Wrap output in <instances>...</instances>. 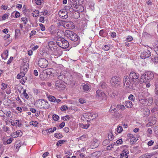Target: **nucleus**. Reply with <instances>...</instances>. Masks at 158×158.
I'll return each mask as SVG.
<instances>
[{"instance_id": "44", "label": "nucleus", "mask_w": 158, "mask_h": 158, "mask_svg": "<svg viewBox=\"0 0 158 158\" xmlns=\"http://www.w3.org/2000/svg\"><path fill=\"white\" fill-rule=\"evenodd\" d=\"M128 99L130 100L134 101L135 100V97L132 94H131L128 97Z\"/></svg>"}, {"instance_id": "13", "label": "nucleus", "mask_w": 158, "mask_h": 158, "mask_svg": "<svg viewBox=\"0 0 158 158\" xmlns=\"http://www.w3.org/2000/svg\"><path fill=\"white\" fill-rule=\"evenodd\" d=\"M63 25L64 27L70 29H72L74 27V24L71 21L64 22Z\"/></svg>"}, {"instance_id": "10", "label": "nucleus", "mask_w": 158, "mask_h": 158, "mask_svg": "<svg viewBox=\"0 0 158 158\" xmlns=\"http://www.w3.org/2000/svg\"><path fill=\"white\" fill-rule=\"evenodd\" d=\"M151 56V53L148 49L143 50L141 52L140 57L143 59H145Z\"/></svg>"}, {"instance_id": "41", "label": "nucleus", "mask_w": 158, "mask_h": 158, "mask_svg": "<svg viewBox=\"0 0 158 158\" xmlns=\"http://www.w3.org/2000/svg\"><path fill=\"white\" fill-rule=\"evenodd\" d=\"M26 90L25 89H24L23 90V94L26 98L28 99L29 98V96L28 94L26 93Z\"/></svg>"}, {"instance_id": "58", "label": "nucleus", "mask_w": 158, "mask_h": 158, "mask_svg": "<svg viewBox=\"0 0 158 158\" xmlns=\"http://www.w3.org/2000/svg\"><path fill=\"white\" fill-rule=\"evenodd\" d=\"M79 101L80 103L81 104H83L85 102V100L82 98H80L79 100Z\"/></svg>"}, {"instance_id": "37", "label": "nucleus", "mask_w": 158, "mask_h": 158, "mask_svg": "<svg viewBox=\"0 0 158 158\" xmlns=\"http://www.w3.org/2000/svg\"><path fill=\"white\" fill-rule=\"evenodd\" d=\"M66 141L64 140H60L57 142L56 145L57 146L61 145V144H63Z\"/></svg>"}, {"instance_id": "38", "label": "nucleus", "mask_w": 158, "mask_h": 158, "mask_svg": "<svg viewBox=\"0 0 158 158\" xmlns=\"http://www.w3.org/2000/svg\"><path fill=\"white\" fill-rule=\"evenodd\" d=\"M143 95L144 94L143 93H139L138 97L139 101L140 100H142L144 98V97L143 96Z\"/></svg>"}, {"instance_id": "30", "label": "nucleus", "mask_w": 158, "mask_h": 158, "mask_svg": "<svg viewBox=\"0 0 158 158\" xmlns=\"http://www.w3.org/2000/svg\"><path fill=\"white\" fill-rule=\"evenodd\" d=\"M116 108L118 109V110H123L125 108L124 106L123 105H118L117 106Z\"/></svg>"}, {"instance_id": "40", "label": "nucleus", "mask_w": 158, "mask_h": 158, "mask_svg": "<svg viewBox=\"0 0 158 158\" xmlns=\"http://www.w3.org/2000/svg\"><path fill=\"white\" fill-rule=\"evenodd\" d=\"M1 89L2 90H4L7 87V85L5 83H2L1 84Z\"/></svg>"}, {"instance_id": "42", "label": "nucleus", "mask_w": 158, "mask_h": 158, "mask_svg": "<svg viewBox=\"0 0 158 158\" xmlns=\"http://www.w3.org/2000/svg\"><path fill=\"white\" fill-rule=\"evenodd\" d=\"M137 139L135 137H133L132 138L130 139V142L131 143H133L137 141Z\"/></svg>"}, {"instance_id": "14", "label": "nucleus", "mask_w": 158, "mask_h": 158, "mask_svg": "<svg viewBox=\"0 0 158 158\" xmlns=\"http://www.w3.org/2000/svg\"><path fill=\"white\" fill-rule=\"evenodd\" d=\"M29 68L28 64L27 62H23L22 63L21 65V70L23 71L24 73H26L28 69Z\"/></svg>"}, {"instance_id": "51", "label": "nucleus", "mask_w": 158, "mask_h": 158, "mask_svg": "<svg viewBox=\"0 0 158 158\" xmlns=\"http://www.w3.org/2000/svg\"><path fill=\"white\" fill-rule=\"evenodd\" d=\"M68 109V108L66 106H63L61 107V110L62 111H64Z\"/></svg>"}, {"instance_id": "36", "label": "nucleus", "mask_w": 158, "mask_h": 158, "mask_svg": "<svg viewBox=\"0 0 158 158\" xmlns=\"http://www.w3.org/2000/svg\"><path fill=\"white\" fill-rule=\"evenodd\" d=\"M150 157V155L148 154H145L141 156L139 158H149Z\"/></svg>"}, {"instance_id": "12", "label": "nucleus", "mask_w": 158, "mask_h": 158, "mask_svg": "<svg viewBox=\"0 0 158 158\" xmlns=\"http://www.w3.org/2000/svg\"><path fill=\"white\" fill-rule=\"evenodd\" d=\"M68 12L66 10H63L59 11L58 14L62 19H66L68 17Z\"/></svg>"}, {"instance_id": "21", "label": "nucleus", "mask_w": 158, "mask_h": 158, "mask_svg": "<svg viewBox=\"0 0 158 158\" xmlns=\"http://www.w3.org/2000/svg\"><path fill=\"white\" fill-rule=\"evenodd\" d=\"M125 105L127 108H131L133 106L131 102L129 100L126 101Z\"/></svg>"}, {"instance_id": "27", "label": "nucleus", "mask_w": 158, "mask_h": 158, "mask_svg": "<svg viewBox=\"0 0 158 158\" xmlns=\"http://www.w3.org/2000/svg\"><path fill=\"white\" fill-rule=\"evenodd\" d=\"M87 137L88 135H84L80 136L79 138V139L84 141L85 140Z\"/></svg>"}, {"instance_id": "22", "label": "nucleus", "mask_w": 158, "mask_h": 158, "mask_svg": "<svg viewBox=\"0 0 158 158\" xmlns=\"http://www.w3.org/2000/svg\"><path fill=\"white\" fill-rule=\"evenodd\" d=\"M62 82L60 81H56L55 85L58 88H62L64 85L61 84Z\"/></svg>"}, {"instance_id": "43", "label": "nucleus", "mask_w": 158, "mask_h": 158, "mask_svg": "<svg viewBox=\"0 0 158 158\" xmlns=\"http://www.w3.org/2000/svg\"><path fill=\"white\" fill-rule=\"evenodd\" d=\"M123 128L122 126H118L117 129V131L118 133H120L123 131Z\"/></svg>"}, {"instance_id": "56", "label": "nucleus", "mask_w": 158, "mask_h": 158, "mask_svg": "<svg viewBox=\"0 0 158 158\" xmlns=\"http://www.w3.org/2000/svg\"><path fill=\"white\" fill-rule=\"evenodd\" d=\"M9 16V15L6 14H5L4 15L2 16V20H5L6 19H7Z\"/></svg>"}, {"instance_id": "16", "label": "nucleus", "mask_w": 158, "mask_h": 158, "mask_svg": "<svg viewBox=\"0 0 158 158\" xmlns=\"http://www.w3.org/2000/svg\"><path fill=\"white\" fill-rule=\"evenodd\" d=\"M72 3L73 6H78L82 4L83 0H68Z\"/></svg>"}, {"instance_id": "62", "label": "nucleus", "mask_w": 158, "mask_h": 158, "mask_svg": "<svg viewBox=\"0 0 158 158\" xmlns=\"http://www.w3.org/2000/svg\"><path fill=\"white\" fill-rule=\"evenodd\" d=\"M12 141V139L10 138L6 141V143L7 144H10Z\"/></svg>"}, {"instance_id": "28", "label": "nucleus", "mask_w": 158, "mask_h": 158, "mask_svg": "<svg viewBox=\"0 0 158 158\" xmlns=\"http://www.w3.org/2000/svg\"><path fill=\"white\" fill-rule=\"evenodd\" d=\"M39 11L37 10H35L32 13L33 16L34 17H36L37 16L40 15H39Z\"/></svg>"}, {"instance_id": "23", "label": "nucleus", "mask_w": 158, "mask_h": 158, "mask_svg": "<svg viewBox=\"0 0 158 158\" xmlns=\"http://www.w3.org/2000/svg\"><path fill=\"white\" fill-rule=\"evenodd\" d=\"M108 139L110 141H112L114 139V135L111 131H109L108 135Z\"/></svg>"}, {"instance_id": "29", "label": "nucleus", "mask_w": 158, "mask_h": 158, "mask_svg": "<svg viewBox=\"0 0 158 158\" xmlns=\"http://www.w3.org/2000/svg\"><path fill=\"white\" fill-rule=\"evenodd\" d=\"M49 100L52 102H56V98L53 96H49L48 97Z\"/></svg>"}, {"instance_id": "39", "label": "nucleus", "mask_w": 158, "mask_h": 158, "mask_svg": "<svg viewBox=\"0 0 158 158\" xmlns=\"http://www.w3.org/2000/svg\"><path fill=\"white\" fill-rule=\"evenodd\" d=\"M110 141L108 139H106L103 141L102 144L104 146L110 143Z\"/></svg>"}, {"instance_id": "34", "label": "nucleus", "mask_w": 158, "mask_h": 158, "mask_svg": "<svg viewBox=\"0 0 158 158\" xmlns=\"http://www.w3.org/2000/svg\"><path fill=\"white\" fill-rule=\"evenodd\" d=\"M15 35L16 36H18L20 35V30L19 29H17L15 31Z\"/></svg>"}, {"instance_id": "19", "label": "nucleus", "mask_w": 158, "mask_h": 158, "mask_svg": "<svg viewBox=\"0 0 158 158\" xmlns=\"http://www.w3.org/2000/svg\"><path fill=\"white\" fill-rule=\"evenodd\" d=\"M51 70V69H46L44 71L43 73L44 74H46L47 76H50L52 74Z\"/></svg>"}, {"instance_id": "25", "label": "nucleus", "mask_w": 158, "mask_h": 158, "mask_svg": "<svg viewBox=\"0 0 158 158\" xmlns=\"http://www.w3.org/2000/svg\"><path fill=\"white\" fill-rule=\"evenodd\" d=\"M55 45V43L52 41H51L48 43V45L50 48V49L51 50H53V49H54V48H53V46Z\"/></svg>"}, {"instance_id": "7", "label": "nucleus", "mask_w": 158, "mask_h": 158, "mask_svg": "<svg viewBox=\"0 0 158 158\" xmlns=\"http://www.w3.org/2000/svg\"><path fill=\"white\" fill-rule=\"evenodd\" d=\"M131 80L129 77L127 76H124L123 82L125 88L127 89H132V84L131 83Z\"/></svg>"}, {"instance_id": "9", "label": "nucleus", "mask_w": 158, "mask_h": 158, "mask_svg": "<svg viewBox=\"0 0 158 158\" xmlns=\"http://www.w3.org/2000/svg\"><path fill=\"white\" fill-rule=\"evenodd\" d=\"M96 97L98 99H100L102 100H106V97L105 93L102 92L101 90L98 89L96 92Z\"/></svg>"}, {"instance_id": "64", "label": "nucleus", "mask_w": 158, "mask_h": 158, "mask_svg": "<svg viewBox=\"0 0 158 158\" xmlns=\"http://www.w3.org/2000/svg\"><path fill=\"white\" fill-rule=\"evenodd\" d=\"M155 85L156 88H158V78L156 80L155 82Z\"/></svg>"}, {"instance_id": "31", "label": "nucleus", "mask_w": 158, "mask_h": 158, "mask_svg": "<svg viewBox=\"0 0 158 158\" xmlns=\"http://www.w3.org/2000/svg\"><path fill=\"white\" fill-rule=\"evenodd\" d=\"M73 16L76 19H78L80 17V13L77 12L73 13Z\"/></svg>"}, {"instance_id": "4", "label": "nucleus", "mask_w": 158, "mask_h": 158, "mask_svg": "<svg viewBox=\"0 0 158 158\" xmlns=\"http://www.w3.org/2000/svg\"><path fill=\"white\" fill-rule=\"evenodd\" d=\"M56 43L60 47L63 49L68 48L69 45V43L67 40L61 38L57 39Z\"/></svg>"}, {"instance_id": "8", "label": "nucleus", "mask_w": 158, "mask_h": 158, "mask_svg": "<svg viewBox=\"0 0 158 158\" xmlns=\"http://www.w3.org/2000/svg\"><path fill=\"white\" fill-rule=\"evenodd\" d=\"M48 62L47 60L44 58H40L38 61V64L40 68H46L48 65Z\"/></svg>"}, {"instance_id": "1", "label": "nucleus", "mask_w": 158, "mask_h": 158, "mask_svg": "<svg viewBox=\"0 0 158 158\" xmlns=\"http://www.w3.org/2000/svg\"><path fill=\"white\" fill-rule=\"evenodd\" d=\"M154 77L153 73L150 71L146 72L145 73L142 75L140 77V81L146 83L149 82Z\"/></svg>"}, {"instance_id": "33", "label": "nucleus", "mask_w": 158, "mask_h": 158, "mask_svg": "<svg viewBox=\"0 0 158 158\" xmlns=\"http://www.w3.org/2000/svg\"><path fill=\"white\" fill-rule=\"evenodd\" d=\"M54 136L55 137L57 138L58 139L61 138L63 137V136L61 134L58 133H55L54 135Z\"/></svg>"}, {"instance_id": "26", "label": "nucleus", "mask_w": 158, "mask_h": 158, "mask_svg": "<svg viewBox=\"0 0 158 158\" xmlns=\"http://www.w3.org/2000/svg\"><path fill=\"white\" fill-rule=\"evenodd\" d=\"M83 89L85 91H87L89 89V86L87 84H85L83 85Z\"/></svg>"}, {"instance_id": "47", "label": "nucleus", "mask_w": 158, "mask_h": 158, "mask_svg": "<svg viewBox=\"0 0 158 158\" xmlns=\"http://www.w3.org/2000/svg\"><path fill=\"white\" fill-rule=\"evenodd\" d=\"M110 48L109 46L107 45H105L102 48V49L105 51L108 50Z\"/></svg>"}, {"instance_id": "46", "label": "nucleus", "mask_w": 158, "mask_h": 158, "mask_svg": "<svg viewBox=\"0 0 158 158\" xmlns=\"http://www.w3.org/2000/svg\"><path fill=\"white\" fill-rule=\"evenodd\" d=\"M32 1L34 2L37 5H40L42 3L41 0H32Z\"/></svg>"}, {"instance_id": "24", "label": "nucleus", "mask_w": 158, "mask_h": 158, "mask_svg": "<svg viewBox=\"0 0 158 158\" xmlns=\"http://www.w3.org/2000/svg\"><path fill=\"white\" fill-rule=\"evenodd\" d=\"M26 73H24L23 71H21L17 76V78L19 79L24 77Z\"/></svg>"}, {"instance_id": "15", "label": "nucleus", "mask_w": 158, "mask_h": 158, "mask_svg": "<svg viewBox=\"0 0 158 158\" xmlns=\"http://www.w3.org/2000/svg\"><path fill=\"white\" fill-rule=\"evenodd\" d=\"M98 116V114L96 113L89 112L86 114V117L88 119L93 120Z\"/></svg>"}, {"instance_id": "17", "label": "nucleus", "mask_w": 158, "mask_h": 158, "mask_svg": "<svg viewBox=\"0 0 158 158\" xmlns=\"http://www.w3.org/2000/svg\"><path fill=\"white\" fill-rule=\"evenodd\" d=\"M129 153V152L128 149L123 150L120 154V158H127L128 157V154Z\"/></svg>"}, {"instance_id": "18", "label": "nucleus", "mask_w": 158, "mask_h": 158, "mask_svg": "<svg viewBox=\"0 0 158 158\" xmlns=\"http://www.w3.org/2000/svg\"><path fill=\"white\" fill-rule=\"evenodd\" d=\"M99 144L98 140L96 139H94L92 141L91 145L94 148H96Z\"/></svg>"}, {"instance_id": "59", "label": "nucleus", "mask_w": 158, "mask_h": 158, "mask_svg": "<svg viewBox=\"0 0 158 158\" xmlns=\"http://www.w3.org/2000/svg\"><path fill=\"white\" fill-rule=\"evenodd\" d=\"M13 59V57H12V56L10 57V58H9V60H8L7 64H10L11 62Z\"/></svg>"}, {"instance_id": "60", "label": "nucleus", "mask_w": 158, "mask_h": 158, "mask_svg": "<svg viewBox=\"0 0 158 158\" xmlns=\"http://www.w3.org/2000/svg\"><path fill=\"white\" fill-rule=\"evenodd\" d=\"M111 36L113 38H114L116 37V34L115 32H112L111 33Z\"/></svg>"}, {"instance_id": "5", "label": "nucleus", "mask_w": 158, "mask_h": 158, "mask_svg": "<svg viewBox=\"0 0 158 158\" xmlns=\"http://www.w3.org/2000/svg\"><path fill=\"white\" fill-rule=\"evenodd\" d=\"M121 79L117 76L113 77L110 81L111 85L113 87L117 88L119 86L121 83Z\"/></svg>"}, {"instance_id": "55", "label": "nucleus", "mask_w": 158, "mask_h": 158, "mask_svg": "<svg viewBox=\"0 0 158 158\" xmlns=\"http://www.w3.org/2000/svg\"><path fill=\"white\" fill-rule=\"evenodd\" d=\"M39 21L40 22H41L42 23H44V17H40L39 19Z\"/></svg>"}, {"instance_id": "49", "label": "nucleus", "mask_w": 158, "mask_h": 158, "mask_svg": "<svg viewBox=\"0 0 158 158\" xmlns=\"http://www.w3.org/2000/svg\"><path fill=\"white\" fill-rule=\"evenodd\" d=\"M22 78V79L20 80V82L22 84H23L25 83L26 81L27 80V78L26 77H24L23 78V77Z\"/></svg>"}, {"instance_id": "48", "label": "nucleus", "mask_w": 158, "mask_h": 158, "mask_svg": "<svg viewBox=\"0 0 158 158\" xmlns=\"http://www.w3.org/2000/svg\"><path fill=\"white\" fill-rule=\"evenodd\" d=\"M80 126L82 128H83L87 129L88 128L89 126V125L87 124H81Z\"/></svg>"}, {"instance_id": "52", "label": "nucleus", "mask_w": 158, "mask_h": 158, "mask_svg": "<svg viewBox=\"0 0 158 158\" xmlns=\"http://www.w3.org/2000/svg\"><path fill=\"white\" fill-rule=\"evenodd\" d=\"M46 131L47 132L48 134H50V133L54 132L52 128L46 130Z\"/></svg>"}, {"instance_id": "32", "label": "nucleus", "mask_w": 158, "mask_h": 158, "mask_svg": "<svg viewBox=\"0 0 158 158\" xmlns=\"http://www.w3.org/2000/svg\"><path fill=\"white\" fill-rule=\"evenodd\" d=\"M78 158H85V155L82 153L80 151H78Z\"/></svg>"}, {"instance_id": "57", "label": "nucleus", "mask_w": 158, "mask_h": 158, "mask_svg": "<svg viewBox=\"0 0 158 158\" xmlns=\"http://www.w3.org/2000/svg\"><path fill=\"white\" fill-rule=\"evenodd\" d=\"M133 39V38L131 36H128V37L127 38V41L128 42H130Z\"/></svg>"}, {"instance_id": "61", "label": "nucleus", "mask_w": 158, "mask_h": 158, "mask_svg": "<svg viewBox=\"0 0 158 158\" xmlns=\"http://www.w3.org/2000/svg\"><path fill=\"white\" fill-rule=\"evenodd\" d=\"M21 19L22 21L24 22V23L25 24H27V22L26 21L27 20V19L26 18H22Z\"/></svg>"}, {"instance_id": "45", "label": "nucleus", "mask_w": 158, "mask_h": 158, "mask_svg": "<svg viewBox=\"0 0 158 158\" xmlns=\"http://www.w3.org/2000/svg\"><path fill=\"white\" fill-rule=\"evenodd\" d=\"M53 119L55 121H56L59 118V117L56 114H54L52 116Z\"/></svg>"}, {"instance_id": "53", "label": "nucleus", "mask_w": 158, "mask_h": 158, "mask_svg": "<svg viewBox=\"0 0 158 158\" xmlns=\"http://www.w3.org/2000/svg\"><path fill=\"white\" fill-rule=\"evenodd\" d=\"M39 25L41 27V30L42 31H44L45 30V28L44 26L42 23H40Z\"/></svg>"}, {"instance_id": "6", "label": "nucleus", "mask_w": 158, "mask_h": 158, "mask_svg": "<svg viewBox=\"0 0 158 158\" xmlns=\"http://www.w3.org/2000/svg\"><path fill=\"white\" fill-rule=\"evenodd\" d=\"M37 106L40 109L43 108L47 109L50 106L47 101L44 99H40L37 101Z\"/></svg>"}, {"instance_id": "35", "label": "nucleus", "mask_w": 158, "mask_h": 158, "mask_svg": "<svg viewBox=\"0 0 158 158\" xmlns=\"http://www.w3.org/2000/svg\"><path fill=\"white\" fill-rule=\"evenodd\" d=\"M14 124L17 125L18 127H20L21 125L22 124L21 122H20L19 120H16L15 122L14 123Z\"/></svg>"}, {"instance_id": "54", "label": "nucleus", "mask_w": 158, "mask_h": 158, "mask_svg": "<svg viewBox=\"0 0 158 158\" xmlns=\"http://www.w3.org/2000/svg\"><path fill=\"white\" fill-rule=\"evenodd\" d=\"M122 143V139H121L117 140L115 143H116L117 144H121Z\"/></svg>"}, {"instance_id": "11", "label": "nucleus", "mask_w": 158, "mask_h": 158, "mask_svg": "<svg viewBox=\"0 0 158 158\" xmlns=\"http://www.w3.org/2000/svg\"><path fill=\"white\" fill-rule=\"evenodd\" d=\"M140 102L144 105L150 106L153 102L152 98H149L148 99L144 98L142 100H140Z\"/></svg>"}, {"instance_id": "63", "label": "nucleus", "mask_w": 158, "mask_h": 158, "mask_svg": "<svg viewBox=\"0 0 158 158\" xmlns=\"http://www.w3.org/2000/svg\"><path fill=\"white\" fill-rule=\"evenodd\" d=\"M153 143L154 142L153 141L150 140L148 142V146H152L153 144Z\"/></svg>"}, {"instance_id": "2", "label": "nucleus", "mask_w": 158, "mask_h": 158, "mask_svg": "<svg viewBox=\"0 0 158 158\" xmlns=\"http://www.w3.org/2000/svg\"><path fill=\"white\" fill-rule=\"evenodd\" d=\"M64 35L70 40L73 41H77L79 40V37L74 32L70 30H66Z\"/></svg>"}, {"instance_id": "20", "label": "nucleus", "mask_w": 158, "mask_h": 158, "mask_svg": "<svg viewBox=\"0 0 158 158\" xmlns=\"http://www.w3.org/2000/svg\"><path fill=\"white\" fill-rule=\"evenodd\" d=\"M8 51L7 50H5L4 52L1 55V56L2 59L4 60L6 59L8 55Z\"/></svg>"}, {"instance_id": "50", "label": "nucleus", "mask_w": 158, "mask_h": 158, "mask_svg": "<svg viewBox=\"0 0 158 158\" xmlns=\"http://www.w3.org/2000/svg\"><path fill=\"white\" fill-rule=\"evenodd\" d=\"M117 110L118 109H116V108H114L113 106H111L110 110V111L111 112H112L113 111L114 112L117 111Z\"/></svg>"}, {"instance_id": "3", "label": "nucleus", "mask_w": 158, "mask_h": 158, "mask_svg": "<svg viewBox=\"0 0 158 158\" xmlns=\"http://www.w3.org/2000/svg\"><path fill=\"white\" fill-rule=\"evenodd\" d=\"M129 77L131 81L135 85H137L139 82V74L134 72L131 71L129 74Z\"/></svg>"}]
</instances>
